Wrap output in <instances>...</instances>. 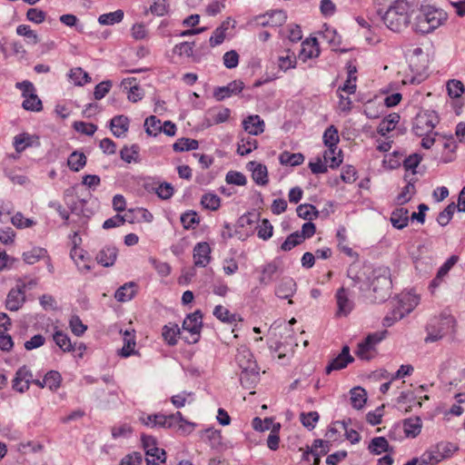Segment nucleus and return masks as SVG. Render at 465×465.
<instances>
[{"label":"nucleus","instance_id":"nucleus-8","mask_svg":"<svg viewBox=\"0 0 465 465\" xmlns=\"http://www.w3.org/2000/svg\"><path fill=\"white\" fill-rule=\"evenodd\" d=\"M372 291L377 294L375 299L379 302L385 301L390 296L391 289V281L390 279L389 271L386 269L382 274L375 276L371 282Z\"/></svg>","mask_w":465,"mask_h":465},{"label":"nucleus","instance_id":"nucleus-9","mask_svg":"<svg viewBox=\"0 0 465 465\" xmlns=\"http://www.w3.org/2000/svg\"><path fill=\"white\" fill-rule=\"evenodd\" d=\"M235 360L238 366L242 369V371L252 372V380H255V373L258 365L253 359L252 351L246 346H241L238 348Z\"/></svg>","mask_w":465,"mask_h":465},{"label":"nucleus","instance_id":"nucleus-18","mask_svg":"<svg viewBox=\"0 0 465 465\" xmlns=\"http://www.w3.org/2000/svg\"><path fill=\"white\" fill-rule=\"evenodd\" d=\"M264 121L257 114L249 115L242 122L243 129L251 135H259L264 132Z\"/></svg>","mask_w":465,"mask_h":465},{"label":"nucleus","instance_id":"nucleus-11","mask_svg":"<svg viewBox=\"0 0 465 465\" xmlns=\"http://www.w3.org/2000/svg\"><path fill=\"white\" fill-rule=\"evenodd\" d=\"M337 312L338 317L347 316L353 309L354 302L351 298L350 291L344 287L340 288L336 294Z\"/></svg>","mask_w":465,"mask_h":465},{"label":"nucleus","instance_id":"nucleus-4","mask_svg":"<svg viewBox=\"0 0 465 465\" xmlns=\"http://www.w3.org/2000/svg\"><path fill=\"white\" fill-rule=\"evenodd\" d=\"M439 117L434 111H420L413 120L412 131L417 136L430 134L437 124Z\"/></svg>","mask_w":465,"mask_h":465},{"label":"nucleus","instance_id":"nucleus-27","mask_svg":"<svg viewBox=\"0 0 465 465\" xmlns=\"http://www.w3.org/2000/svg\"><path fill=\"white\" fill-rule=\"evenodd\" d=\"M110 128L116 137L125 134L129 128V120L124 115L114 116L110 122Z\"/></svg>","mask_w":465,"mask_h":465},{"label":"nucleus","instance_id":"nucleus-56","mask_svg":"<svg viewBox=\"0 0 465 465\" xmlns=\"http://www.w3.org/2000/svg\"><path fill=\"white\" fill-rule=\"evenodd\" d=\"M193 401V392L182 391L181 393H179L177 395H173L171 398V402L177 409L183 408L185 406L186 403H192Z\"/></svg>","mask_w":465,"mask_h":465},{"label":"nucleus","instance_id":"nucleus-25","mask_svg":"<svg viewBox=\"0 0 465 465\" xmlns=\"http://www.w3.org/2000/svg\"><path fill=\"white\" fill-rule=\"evenodd\" d=\"M368 450L371 453L375 455H380L382 452H393V448L389 444L388 440L384 437L373 438L368 446Z\"/></svg>","mask_w":465,"mask_h":465},{"label":"nucleus","instance_id":"nucleus-12","mask_svg":"<svg viewBox=\"0 0 465 465\" xmlns=\"http://www.w3.org/2000/svg\"><path fill=\"white\" fill-rule=\"evenodd\" d=\"M353 361V357L350 354L349 346L344 345L341 351L326 366L325 372L326 374H330L332 371L342 370Z\"/></svg>","mask_w":465,"mask_h":465},{"label":"nucleus","instance_id":"nucleus-30","mask_svg":"<svg viewBox=\"0 0 465 465\" xmlns=\"http://www.w3.org/2000/svg\"><path fill=\"white\" fill-rule=\"evenodd\" d=\"M391 223L397 229H403L409 223V211L401 207L394 210L391 215Z\"/></svg>","mask_w":465,"mask_h":465},{"label":"nucleus","instance_id":"nucleus-49","mask_svg":"<svg viewBox=\"0 0 465 465\" xmlns=\"http://www.w3.org/2000/svg\"><path fill=\"white\" fill-rule=\"evenodd\" d=\"M201 204L204 209L216 211L221 205V200L217 194L208 193L202 196Z\"/></svg>","mask_w":465,"mask_h":465},{"label":"nucleus","instance_id":"nucleus-44","mask_svg":"<svg viewBox=\"0 0 465 465\" xmlns=\"http://www.w3.org/2000/svg\"><path fill=\"white\" fill-rule=\"evenodd\" d=\"M124 18V12L122 10H116L114 12L103 14L98 17V22L103 25H113L120 23Z\"/></svg>","mask_w":465,"mask_h":465},{"label":"nucleus","instance_id":"nucleus-48","mask_svg":"<svg viewBox=\"0 0 465 465\" xmlns=\"http://www.w3.org/2000/svg\"><path fill=\"white\" fill-rule=\"evenodd\" d=\"M199 147L197 140L190 138H180L173 145L175 152L196 150Z\"/></svg>","mask_w":465,"mask_h":465},{"label":"nucleus","instance_id":"nucleus-3","mask_svg":"<svg viewBox=\"0 0 465 465\" xmlns=\"http://www.w3.org/2000/svg\"><path fill=\"white\" fill-rule=\"evenodd\" d=\"M454 326L455 320L449 314H442L431 319L426 327L427 336L424 341L429 343L441 340Z\"/></svg>","mask_w":465,"mask_h":465},{"label":"nucleus","instance_id":"nucleus-53","mask_svg":"<svg viewBox=\"0 0 465 465\" xmlns=\"http://www.w3.org/2000/svg\"><path fill=\"white\" fill-rule=\"evenodd\" d=\"M145 132L149 135L156 136L162 132V123L154 115H151L146 118L144 122Z\"/></svg>","mask_w":465,"mask_h":465},{"label":"nucleus","instance_id":"nucleus-13","mask_svg":"<svg viewBox=\"0 0 465 465\" xmlns=\"http://www.w3.org/2000/svg\"><path fill=\"white\" fill-rule=\"evenodd\" d=\"M33 379L31 371L25 366L20 367L13 380V389L18 392H25L29 389Z\"/></svg>","mask_w":465,"mask_h":465},{"label":"nucleus","instance_id":"nucleus-2","mask_svg":"<svg viewBox=\"0 0 465 465\" xmlns=\"http://www.w3.org/2000/svg\"><path fill=\"white\" fill-rule=\"evenodd\" d=\"M412 29L417 33L429 34L438 28L446 19V15L441 11L432 7L420 9L414 15Z\"/></svg>","mask_w":465,"mask_h":465},{"label":"nucleus","instance_id":"nucleus-16","mask_svg":"<svg viewBox=\"0 0 465 465\" xmlns=\"http://www.w3.org/2000/svg\"><path fill=\"white\" fill-rule=\"evenodd\" d=\"M287 15L282 10H274L261 16L259 24L262 26H281L285 23Z\"/></svg>","mask_w":465,"mask_h":465},{"label":"nucleus","instance_id":"nucleus-45","mask_svg":"<svg viewBox=\"0 0 465 465\" xmlns=\"http://www.w3.org/2000/svg\"><path fill=\"white\" fill-rule=\"evenodd\" d=\"M296 212L300 218L308 221L316 219L319 215V212L316 207L308 203L299 205L296 209Z\"/></svg>","mask_w":465,"mask_h":465},{"label":"nucleus","instance_id":"nucleus-34","mask_svg":"<svg viewBox=\"0 0 465 465\" xmlns=\"http://www.w3.org/2000/svg\"><path fill=\"white\" fill-rule=\"evenodd\" d=\"M182 334L180 328L175 323H169L163 326L162 336L163 340L171 346L177 343V336Z\"/></svg>","mask_w":465,"mask_h":465},{"label":"nucleus","instance_id":"nucleus-10","mask_svg":"<svg viewBox=\"0 0 465 465\" xmlns=\"http://www.w3.org/2000/svg\"><path fill=\"white\" fill-rule=\"evenodd\" d=\"M26 285L17 284L15 288L9 291L6 300L5 308L12 312L18 311L25 302V289Z\"/></svg>","mask_w":465,"mask_h":465},{"label":"nucleus","instance_id":"nucleus-41","mask_svg":"<svg viewBox=\"0 0 465 465\" xmlns=\"http://www.w3.org/2000/svg\"><path fill=\"white\" fill-rule=\"evenodd\" d=\"M69 79L75 85H84L91 81L89 74L84 72L81 67H75L70 70L68 74Z\"/></svg>","mask_w":465,"mask_h":465},{"label":"nucleus","instance_id":"nucleus-57","mask_svg":"<svg viewBox=\"0 0 465 465\" xmlns=\"http://www.w3.org/2000/svg\"><path fill=\"white\" fill-rule=\"evenodd\" d=\"M448 94L452 98H459L464 93V85L460 80L451 79L447 83Z\"/></svg>","mask_w":465,"mask_h":465},{"label":"nucleus","instance_id":"nucleus-24","mask_svg":"<svg viewBox=\"0 0 465 465\" xmlns=\"http://www.w3.org/2000/svg\"><path fill=\"white\" fill-rule=\"evenodd\" d=\"M421 428L422 421L418 416L411 417L403 421V430L409 438H416L420 433Z\"/></svg>","mask_w":465,"mask_h":465},{"label":"nucleus","instance_id":"nucleus-15","mask_svg":"<svg viewBox=\"0 0 465 465\" xmlns=\"http://www.w3.org/2000/svg\"><path fill=\"white\" fill-rule=\"evenodd\" d=\"M296 292V282L292 278H283L275 288V295L280 299H290ZM292 304V301L289 300Z\"/></svg>","mask_w":465,"mask_h":465},{"label":"nucleus","instance_id":"nucleus-14","mask_svg":"<svg viewBox=\"0 0 465 465\" xmlns=\"http://www.w3.org/2000/svg\"><path fill=\"white\" fill-rule=\"evenodd\" d=\"M211 261V247L208 242H198L193 248V262L197 267H205Z\"/></svg>","mask_w":465,"mask_h":465},{"label":"nucleus","instance_id":"nucleus-59","mask_svg":"<svg viewBox=\"0 0 465 465\" xmlns=\"http://www.w3.org/2000/svg\"><path fill=\"white\" fill-rule=\"evenodd\" d=\"M11 223L18 229L30 228L35 224L34 220L25 218L23 213L19 212L11 217Z\"/></svg>","mask_w":465,"mask_h":465},{"label":"nucleus","instance_id":"nucleus-26","mask_svg":"<svg viewBox=\"0 0 465 465\" xmlns=\"http://www.w3.org/2000/svg\"><path fill=\"white\" fill-rule=\"evenodd\" d=\"M420 296L413 292H407L401 295V300L397 302V306L406 314H409L419 304Z\"/></svg>","mask_w":465,"mask_h":465},{"label":"nucleus","instance_id":"nucleus-50","mask_svg":"<svg viewBox=\"0 0 465 465\" xmlns=\"http://www.w3.org/2000/svg\"><path fill=\"white\" fill-rule=\"evenodd\" d=\"M323 143L326 147L337 146L340 137L338 130L334 125L329 126L323 133Z\"/></svg>","mask_w":465,"mask_h":465},{"label":"nucleus","instance_id":"nucleus-33","mask_svg":"<svg viewBox=\"0 0 465 465\" xmlns=\"http://www.w3.org/2000/svg\"><path fill=\"white\" fill-rule=\"evenodd\" d=\"M400 115L396 113L390 114L385 117L378 126V134L385 136L388 133L392 131L396 124L399 123Z\"/></svg>","mask_w":465,"mask_h":465},{"label":"nucleus","instance_id":"nucleus-29","mask_svg":"<svg viewBox=\"0 0 465 465\" xmlns=\"http://www.w3.org/2000/svg\"><path fill=\"white\" fill-rule=\"evenodd\" d=\"M231 19L227 18L225 21H223L220 26H218L213 33V35L210 37V45L214 47L216 45H221L226 36V32L231 26Z\"/></svg>","mask_w":465,"mask_h":465},{"label":"nucleus","instance_id":"nucleus-28","mask_svg":"<svg viewBox=\"0 0 465 465\" xmlns=\"http://www.w3.org/2000/svg\"><path fill=\"white\" fill-rule=\"evenodd\" d=\"M323 159L331 168H337L342 163V152L337 146L327 147L323 153Z\"/></svg>","mask_w":465,"mask_h":465},{"label":"nucleus","instance_id":"nucleus-21","mask_svg":"<svg viewBox=\"0 0 465 465\" xmlns=\"http://www.w3.org/2000/svg\"><path fill=\"white\" fill-rule=\"evenodd\" d=\"M134 82H135V78L124 79L121 83V86L127 91L128 100L136 103L143 98V92L137 84H133Z\"/></svg>","mask_w":465,"mask_h":465},{"label":"nucleus","instance_id":"nucleus-38","mask_svg":"<svg viewBox=\"0 0 465 465\" xmlns=\"http://www.w3.org/2000/svg\"><path fill=\"white\" fill-rule=\"evenodd\" d=\"M16 34L25 38L28 45H36L40 39L38 35L27 25H20L16 27Z\"/></svg>","mask_w":465,"mask_h":465},{"label":"nucleus","instance_id":"nucleus-1","mask_svg":"<svg viewBox=\"0 0 465 465\" xmlns=\"http://www.w3.org/2000/svg\"><path fill=\"white\" fill-rule=\"evenodd\" d=\"M419 11V0H393L382 15L389 29L401 32L411 24L414 15Z\"/></svg>","mask_w":465,"mask_h":465},{"label":"nucleus","instance_id":"nucleus-5","mask_svg":"<svg viewBox=\"0 0 465 465\" xmlns=\"http://www.w3.org/2000/svg\"><path fill=\"white\" fill-rule=\"evenodd\" d=\"M385 332L370 333L358 343L356 356L362 361H371L377 355L376 346L384 339Z\"/></svg>","mask_w":465,"mask_h":465},{"label":"nucleus","instance_id":"nucleus-46","mask_svg":"<svg viewBox=\"0 0 465 465\" xmlns=\"http://www.w3.org/2000/svg\"><path fill=\"white\" fill-rule=\"evenodd\" d=\"M356 74V67L353 66V67H349V71H348V78L346 80V82L343 84L342 86H340L338 88V92L339 91H343V92H346L350 94H352L356 92V80H357V77L355 75Z\"/></svg>","mask_w":465,"mask_h":465},{"label":"nucleus","instance_id":"nucleus-43","mask_svg":"<svg viewBox=\"0 0 465 465\" xmlns=\"http://www.w3.org/2000/svg\"><path fill=\"white\" fill-rule=\"evenodd\" d=\"M278 270V265L272 262L264 265L262 269V275L259 278V282L262 285H268L272 282L273 275Z\"/></svg>","mask_w":465,"mask_h":465},{"label":"nucleus","instance_id":"nucleus-51","mask_svg":"<svg viewBox=\"0 0 465 465\" xmlns=\"http://www.w3.org/2000/svg\"><path fill=\"white\" fill-rule=\"evenodd\" d=\"M257 148V141L250 136L241 138L238 143L237 153L240 155H246Z\"/></svg>","mask_w":465,"mask_h":465},{"label":"nucleus","instance_id":"nucleus-20","mask_svg":"<svg viewBox=\"0 0 465 465\" xmlns=\"http://www.w3.org/2000/svg\"><path fill=\"white\" fill-rule=\"evenodd\" d=\"M117 258V249L114 246L104 247L96 255V261L104 267L113 266Z\"/></svg>","mask_w":465,"mask_h":465},{"label":"nucleus","instance_id":"nucleus-36","mask_svg":"<svg viewBox=\"0 0 465 465\" xmlns=\"http://www.w3.org/2000/svg\"><path fill=\"white\" fill-rule=\"evenodd\" d=\"M135 284L128 282L121 286L114 294V298L121 302H125L132 300L135 294Z\"/></svg>","mask_w":465,"mask_h":465},{"label":"nucleus","instance_id":"nucleus-31","mask_svg":"<svg viewBox=\"0 0 465 465\" xmlns=\"http://www.w3.org/2000/svg\"><path fill=\"white\" fill-rule=\"evenodd\" d=\"M134 332V331H125L124 332V346L119 351V355L122 357L127 358L135 353L134 348L136 343Z\"/></svg>","mask_w":465,"mask_h":465},{"label":"nucleus","instance_id":"nucleus-63","mask_svg":"<svg viewBox=\"0 0 465 465\" xmlns=\"http://www.w3.org/2000/svg\"><path fill=\"white\" fill-rule=\"evenodd\" d=\"M273 227L267 219H263L257 228V235L264 241L269 240L272 236Z\"/></svg>","mask_w":465,"mask_h":465},{"label":"nucleus","instance_id":"nucleus-42","mask_svg":"<svg viewBox=\"0 0 465 465\" xmlns=\"http://www.w3.org/2000/svg\"><path fill=\"white\" fill-rule=\"evenodd\" d=\"M47 251L45 249L41 247H34L30 251L25 252L23 253V259L28 264H34L40 259L45 257Z\"/></svg>","mask_w":465,"mask_h":465},{"label":"nucleus","instance_id":"nucleus-22","mask_svg":"<svg viewBox=\"0 0 465 465\" xmlns=\"http://www.w3.org/2000/svg\"><path fill=\"white\" fill-rule=\"evenodd\" d=\"M139 420L148 428H167L166 418L164 414H144L139 417Z\"/></svg>","mask_w":465,"mask_h":465},{"label":"nucleus","instance_id":"nucleus-40","mask_svg":"<svg viewBox=\"0 0 465 465\" xmlns=\"http://www.w3.org/2000/svg\"><path fill=\"white\" fill-rule=\"evenodd\" d=\"M55 344L64 351H74V346L72 344L70 338L67 334L61 331H56L53 335Z\"/></svg>","mask_w":465,"mask_h":465},{"label":"nucleus","instance_id":"nucleus-62","mask_svg":"<svg viewBox=\"0 0 465 465\" xmlns=\"http://www.w3.org/2000/svg\"><path fill=\"white\" fill-rule=\"evenodd\" d=\"M405 315L407 314L397 305H395L392 311L384 317L383 325L386 327H390L395 322L402 319Z\"/></svg>","mask_w":465,"mask_h":465},{"label":"nucleus","instance_id":"nucleus-52","mask_svg":"<svg viewBox=\"0 0 465 465\" xmlns=\"http://www.w3.org/2000/svg\"><path fill=\"white\" fill-rule=\"evenodd\" d=\"M125 222L132 223V218L128 213L123 215L115 214L114 216L105 220L103 228L105 230L112 229L123 225Z\"/></svg>","mask_w":465,"mask_h":465},{"label":"nucleus","instance_id":"nucleus-7","mask_svg":"<svg viewBox=\"0 0 465 465\" xmlns=\"http://www.w3.org/2000/svg\"><path fill=\"white\" fill-rule=\"evenodd\" d=\"M203 315L200 311H196L192 314L187 315L183 322V332H188L190 336H183V338L189 343H195L199 340L200 331L202 329Z\"/></svg>","mask_w":465,"mask_h":465},{"label":"nucleus","instance_id":"nucleus-54","mask_svg":"<svg viewBox=\"0 0 465 465\" xmlns=\"http://www.w3.org/2000/svg\"><path fill=\"white\" fill-rule=\"evenodd\" d=\"M61 380L62 378L58 371H50L44 377V384L51 391H55L60 387Z\"/></svg>","mask_w":465,"mask_h":465},{"label":"nucleus","instance_id":"nucleus-32","mask_svg":"<svg viewBox=\"0 0 465 465\" xmlns=\"http://www.w3.org/2000/svg\"><path fill=\"white\" fill-rule=\"evenodd\" d=\"M420 465H436L442 460L444 456L440 454L438 445L425 451L420 457Z\"/></svg>","mask_w":465,"mask_h":465},{"label":"nucleus","instance_id":"nucleus-17","mask_svg":"<svg viewBox=\"0 0 465 465\" xmlns=\"http://www.w3.org/2000/svg\"><path fill=\"white\" fill-rule=\"evenodd\" d=\"M244 84L242 81H232L228 84L226 86L217 88L213 95L217 101H222L232 94H237L242 92Z\"/></svg>","mask_w":465,"mask_h":465},{"label":"nucleus","instance_id":"nucleus-23","mask_svg":"<svg viewBox=\"0 0 465 465\" xmlns=\"http://www.w3.org/2000/svg\"><path fill=\"white\" fill-rule=\"evenodd\" d=\"M404 178L407 181V184L402 189V192L397 196V203L399 204L406 203L415 193L414 183L416 182V178L414 177V173H411L410 175L405 174Z\"/></svg>","mask_w":465,"mask_h":465},{"label":"nucleus","instance_id":"nucleus-55","mask_svg":"<svg viewBox=\"0 0 465 465\" xmlns=\"http://www.w3.org/2000/svg\"><path fill=\"white\" fill-rule=\"evenodd\" d=\"M213 315L223 322L232 323L236 321L237 315L230 312L228 309L223 305L215 306Z\"/></svg>","mask_w":465,"mask_h":465},{"label":"nucleus","instance_id":"nucleus-60","mask_svg":"<svg viewBox=\"0 0 465 465\" xmlns=\"http://www.w3.org/2000/svg\"><path fill=\"white\" fill-rule=\"evenodd\" d=\"M180 220L186 230L193 228L194 224H198L200 223L198 214L194 211L185 212L181 215Z\"/></svg>","mask_w":465,"mask_h":465},{"label":"nucleus","instance_id":"nucleus-19","mask_svg":"<svg viewBox=\"0 0 465 465\" xmlns=\"http://www.w3.org/2000/svg\"><path fill=\"white\" fill-rule=\"evenodd\" d=\"M248 169L252 172V177L257 184L266 185L268 183V171L264 164L252 161L248 163Z\"/></svg>","mask_w":465,"mask_h":465},{"label":"nucleus","instance_id":"nucleus-61","mask_svg":"<svg viewBox=\"0 0 465 465\" xmlns=\"http://www.w3.org/2000/svg\"><path fill=\"white\" fill-rule=\"evenodd\" d=\"M303 241L300 237L299 232H295L291 233L286 240L282 243L281 250L283 252H288L301 244Z\"/></svg>","mask_w":465,"mask_h":465},{"label":"nucleus","instance_id":"nucleus-58","mask_svg":"<svg viewBox=\"0 0 465 465\" xmlns=\"http://www.w3.org/2000/svg\"><path fill=\"white\" fill-rule=\"evenodd\" d=\"M457 207L454 203H450L442 212L438 215L437 222L441 226H446L451 220Z\"/></svg>","mask_w":465,"mask_h":465},{"label":"nucleus","instance_id":"nucleus-37","mask_svg":"<svg viewBox=\"0 0 465 465\" xmlns=\"http://www.w3.org/2000/svg\"><path fill=\"white\" fill-rule=\"evenodd\" d=\"M279 161L282 165L297 166L304 162V156L301 153H292L285 151L280 154Z\"/></svg>","mask_w":465,"mask_h":465},{"label":"nucleus","instance_id":"nucleus-35","mask_svg":"<svg viewBox=\"0 0 465 465\" xmlns=\"http://www.w3.org/2000/svg\"><path fill=\"white\" fill-rule=\"evenodd\" d=\"M67 164L70 170L79 172L86 164V156L84 153L74 151L69 155Z\"/></svg>","mask_w":465,"mask_h":465},{"label":"nucleus","instance_id":"nucleus-64","mask_svg":"<svg viewBox=\"0 0 465 465\" xmlns=\"http://www.w3.org/2000/svg\"><path fill=\"white\" fill-rule=\"evenodd\" d=\"M23 108L27 111H35L39 112L42 110V102L36 95L31 94V96L26 97L23 102Z\"/></svg>","mask_w":465,"mask_h":465},{"label":"nucleus","instance_id":"nucleus-47","mask_svg":"<svg viewBox=\"0 0 465 465\" xmlns=\"http://www.w3.org/2000/svg\"><path fill=\"white\" fill-rule=\"evenodd\" d=\"M120 156L123 161L128 163L139 162V146L136 144H133L130 147L124 146L120 151Z\"/></svg>","mask_w":465,"mask_h":465},{"label":"nucleus","instance_id":"nucleus-6","mask_svg":"<svg viewBox=\"0 0 465 465\" xmlns=\"http://www.w3.org/2000/svg\"><path fill=\"white\" fill-rule=\"evenodd\" d=\"M141 440L145 451L147 465H161L166 460V452L157 447L154 437L142 434Z\"/></svg>","mask_w":465,"mask_h":465},{"label":"nucleus","instance_id":"nucleus-39","mask_svg":"<svg viewBox=\"0 0 465 465\" xmlns=\"http://www.w3.org/2000/svg\"><path fill=\"white\" fill-rule=\"evenodd\" d=\"M366 401L367 395L363 389L356 387L351 390V402L354 409H361L364 406Z\"/></svg>","mask_w":465,"mask_h":465}]
</instances>
